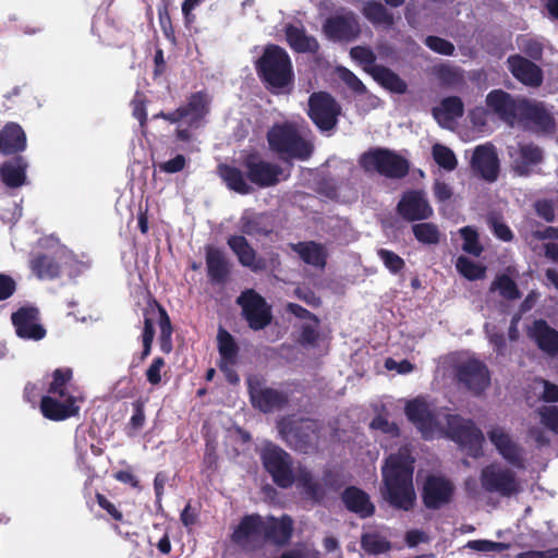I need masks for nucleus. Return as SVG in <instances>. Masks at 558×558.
I'll return each mask as SVG.
<instances>
[{
    "instance_id": "nucleus-25",
    "label": "nucleus",
    "mask_w": 558,
    "mask_h": 558,
    "mask_svg": "<svg viewBox=\"0 0 558 558\" xmlns=\"http://www.w3.org/2000/svg\"><path fill=\"white\" fill-rule=\"evenodd\" d=\"M210 98L205 90L192 93L185 105L175 109L178 122L185 120L189 128L197 129L209 113Z\"/></svg>"
},
{
    "instance_id": "nucleus-64",
    "label": "nucleus",
    "mask_w": 558,
    "mask_h": 558,
    "mask_svg": "<svg viewBox=\"0 0 558 558\" xmlns=\"http://www.w3.org/2000/svg\"><path fill=\"white\" fill-rule=\"evenodd\" d=\"M165 360L160 356H157L153 360L151 364L149 365V367L147 368L146 371V379L147 381L153 385V386H156L158 384H160L161 381V369L165 367Z\"/></svg>"
},
{
    "instance_id": "nucleus-40",
    "label": "nucleus",
    "mask_w": 558,
    "mask_h": 558,
    "mask_svg": "<svg viewBox=\"0 0 558 558\" xmlns=\"http://www.w3.org/2000/svg\"><path fill=\"white\" fill-rule=\"evenodd\" d=\"M218 172L228 189L231 191L242 195H246L251 192V187L246 183L244 174L239 168L230 165H220L218 167Z\"/></svg>"
},
{
    "instance_id": "nucleus-44",
    "label": "nucleus",
    "mask_w": 558,
    "mask_h": 558,
    "mask_svg": "<svg viewBox=\"0 0 558 558\" xmlns=\"http://www.w3.org/2000/svg\"><path fill=\"white\" fill-rule=\"evenodd\" d=\"M361 548L367 555H380L391 549V542L378 532H366L361 535Z\"/></svg>"
},
{
    "instance_id": "nucleus-20",
    "label": "nucleus",
    "mask_w": 558,
    "mask_h": 558,
    "mask_svg": "<svg viewBox=\"0 0 558 558\" xmlns=\"http://www.w3.org/2000/svg\"><path fill=\"white\" fill-rule=\"evenodd\" d=\"M398 214L407 221L429 219L434 210L423 190H410L402 194L398 205Z\"/></svg>"
},
{
    "instance_id": "nucleus-53",
    "label": "nucleus",
    "mask_w": 558,
    "mask_h": 558,
    "mask_svg": "<svg viewBox=\"0 0 558 558\" xmlns=\"http://www.w3.org/2000/svg\"><path fill=\"white\" fill-rule=\"evenodd\" d=\"M147 96L140 90L135 93L133 99L131 100L132 116L138 121L142 129L147 126Z\"/></svg>"
},
{
    "instance_id": "nucleus-62",
    "label": "nucleus",
    "mask_w": 558,
    "mask_h": 558,
    "mask_svg": "<svg viewBox=\"0 0 558 558\" xmlns=\"http://www.w3.org/2000/svg\"><path fill=\"white\" fill-rule=\"evenodd\" d=\"M319 325L315 323L303 324L301 327L299 342L302 345H314L319 339Z\"/></svg>"
},
{
    "instance_id": "nucleus-56",
    "label": "nucleus",
    "mask_w": 558,
    "mask_h": 558,
    "mask_svg": "<svg viewBox=\"0 0 558 558\" xmlns=\"http://www.w3.org/2000/svg\"><path fill=\"white\" fill-rule=\"evenodd\" d=\"M350 56L353 60L363 65L364 70L368 73V69L376 66V56L369 47L355 46L350 50Z\"/></svg>"
},
{
    "instance_id": "nucleus-59",
    "label": "nucleus",
    "mask_w": 558,
    "mask_h": 558,
    "mask_svg": "<svg viewBox=\"0 0 558 558\" xmlns=\"http://www.w3.org/2000/svg\"><path fill=\"white\" fill-rule=\"evenodd\" d=\"M487 221L492 229V232L497 239L504 242H510L513 240V232L511 231L509 226L501 221L498 217L490 216L488 217Z\"/></svg>"
},
{
    "instance_id": "nucleus-22",
    "label": "nucleus",
    "mask_w": 558,
    "mask_h": 558,
    "mask_svg": "<svg viewBox=\"0 0 558 558\" xmlns=\"http://www.w3.org/2000/svg\"><path fill=\"white\" fill-rule=\"evenodd\" d=\"M12 324L19 338L25 340H41L46 329L39 324V311L35 306H22L11 316Z\"/></svg>"
},
{
    "instance_id": "nucleus-34",
    "label": "nucleus",
    "mask_w": 558,
    "mask_h": 558,
    "mask_svg": "<svg viewBox=\"0 0 558 558\" xmlns=\"http://www.w3.org/2000/svg\"><path fill=\"white\" fill-rule=\"evenodd\" d=\"M27 168L28 162L21 155L5 160L0 166V178L2 183L9 189H19L23 186L27 181Z\"/></svg>"
},
{
    "instance_id": "nucleus-35",
    "label": "nucleus",
    "mask_w": 558,
    "mask_h": 558,
    "mask_svg": "<svg viewBox=\"0 0 558 558\" xmlns=\"http://www.w3.org/2000/svg\"><path fill=\"white\" fill-rule=\"evenodd\" d=\"M286 41L296 53H317L320 46L314 36L307 35L303 26L287 24L284 26Z\"/></svg>"
},
{
    "instance_id": "nucleus-26",
    "label": "nucleus",
    "mask_w": 558,
    "mask_h": 558,
    "mask_svg": "<svg viewBox=\"0 0 558 558\" xmlns=\"http://www.w3.org/2000/svg\"><path fill=\"white\" fill-rule=\"evenodd\" d=\"M488 438L498 453L512 466L524 469L523 448L501 427H494L488 433Z\"/></svg>"
},
{
    "instance_id": "nucleus-39",
    "label": "nucleus",
    "mask_w": 558,
    "mask_h": 558,
    "mask_svg": "<svg viewBox=\"0 0 558 558\" xmlns=\"http://www.w3.org/2000/svg\"><path fill=\"white\" fill-rule=\"evenodd\" d=\"M368 74L372 75L381 87L396 93L404 94L407 92V83L392 70L385 65H376L368 69Z\"/></svg>"
},
{
    "instance_id": "nucleus-54",
    "label": "nucleus",
    "mask_w": 558,
    "mask_h": 558,
    "mask_svg": "<svg viewBox=\"0 0 558 558\" xmlns=\"http://www.w3.org/2000/svg\"><path fill=\"white\" fill-rule=\"evenodd\" d=\"M61 274L65 272L69 277H77L82 271L83 264L77 260L73 252L60 250Z\"/></svg>"
},
{
    "instance_id": "nucleus-41",
    "label": "nucleus",
    "mask_w": 558,
    "mask_h": 558,
    "mask_svg": "<svg viewBox=\"0 0 558 558\" xmlns=\"http://www.w3.org/2000/svg\"><path fill=\"white\" fill-rule=\"evenodd\" d=\"M73 379V369L71 367H60L52 372V380L47 389L48 395L63 397H75L70 391V383Z\"/></svg>"
},
{
    "instance_id": "nucleus-11",
    "label": "nucleus",
    "mask_w": 558,
    "mask_h": 558,
    "mask_svg": "<svg viewBox=\"0 0 558 558\" xmlns=\"http://www.w3.org/2000/svg\"><path fill=\"white\" fill-rule=\"evenodd\" d=\"M227 244L236 256L239 264L253 272L276 270L281 265L280 256L276 252L268 253L267 258L258 257L257 252L243 235H230L227 239Z\"/></svg>"
},
{
    "instance_id": "nucleus-2",
    "label": "nucleus",
    "mask_w": 558,
    "mask_h": 558,
    "mask_svg": "<svg viewBox=\"0 0 558 558\" xmlns=\"http://www.w3.org/2000/svg\"><path fill=\"white\" fill-rule=\"evenodd\" d=\"M414 458L407 449H400L385 460L381 468L383 497L395 509L410 511L414 508Z\"/></svg>"
},
{
    "instance_id": "nucleus-4",
    "label": "nucleus",
    "mask_w": 558,
    "mask_h": 558,
    "mask_svg": "<svg viewBox=\"0 0 558 558\" xmlns=\"http://www.w3.org/2000/svg\"><path fill=\"white\" fill-rule=\"evenodd\" d=\"M257 77L274 95H289L295 84L293 63L288 51L279 45L268 44L254 61Z\"/></svg>"
},
{
    "instance_id": "nucleus-32",
    "label": "nucleus",
    "mask_w": 558,
    "mask_h": 558,
    "mask_svg": "<svg viewBox=\"0 0 558 558\" xmlns=\"http://www.w3.org/2000/svg\"><path fill=\"white\" fill-rule=\"evenodd\" d=\"M341 500L345 508L357 514L361 519L369 518L375 513V506L369 495L356 486H348L341 493Z\"/></svg>"
},
{
    "instance_id": "nucleus-18",
    "label": "nucleus",
    "mask_w": 558,
    "mask_h": 558,
    "mask_svg": "<svg viewBox=\"0 0 558 558\" xmlns=\"http://www.w3.org/2000/svg\"><path fill=\"white\" fill-rule=\"evenodd\" d=\"M457 381L474 396H481L490 385V374L486 364L476 359H469L456 367Z\"/></svg>"
},
{
    "instance_id": "nucleus-55",
    "label": "nucleus",
    "mask_w": 558,
    "mask_h": 558,
    "mask_svg": "<svg viewBox=\"0 0 558 558\" xmlns=\"http://www.w3.org/2000/svg\"><path fill=\"white\" fill-rule=\"evenodd\" d=\"M466 547L481 553H502L510 548V544L489 539H473L468 542Z\"/></svg>"
},
{
    "instance_id": "nucleus-43",
    "label": "nucleus",
    "mask_w": 558,
    "mask_h": 558,
    "mask_svg": "<svg viewBox=\"0 0 558 558\" xmlns=\"http://www.w3.org/2000/svg\"><path fill=\"white\" fill-rule=\"evenodd\" d=\"M154 304L157 307L158 313H159V319H158V325H159V329H160V335H159V339H158L159 347H160V350L165 354H169L173 349L172 324H171L170 317H169L166 308L161 304H159L157 301H154Z\"/></svg>"
},
{
    "instance_id": "nucleus-36",
    "label": "nucleus",
    "mask_w": 558,
    "mask_h": 558,
    "mask_svg": "<svg viewBox=\"0 0 558 558\" xmlns=\"http://www.w3.org/2000/svg\"><path fill=\"white\" fill-rule=\"evenodd\" d=\"M272 222L268 215L260 213L244 214L240 218L241 235L251 238L268 236L272 233Z\"/></svg>"
},
{
    "instance_id": "nucleus-31",
    "label": "nucleus",
    "mask_w": 558,
    "mask_h": 558,
    "mask_svg": "<svg viewBox=\"0 0 558 558\" xmlns=\"http://www.w3.org/2000/svg\"><path fill=\"white\" fill-rule=\"evenodd\" d=\"M27 138L23 128L16 122H9L0 130V153L17 156L26 149Z\"/></svg>"
},
{
    "instance_id": "nucleus-23",
    "label": "nucleus",
    "mask_w": 558,
    "mask_h": 558,
    "mask_svg": "<svg viewBox=\"0 0 558 558\" xmlns=\"http://www.w3.org/2000/svg\"><path fill=\"white\" fill-rule=\"evenodd\" d=\"M472 170L487 182H495L500 171V162L493 144L487 143L475 147L472 159Z\"/></svg>"
},
{
    "instance_id": "nucleus-3",
    "label": "nucleus",
    "mask_w": 558,
    "mask_h": 558,
    "mask_svg": "<svg viewBox=\"0 0 558 558\" xmlns=\"http://www.w3.org/2000/svg\"><path fill=\"white\" fill-rule=\"evenodd\" d=\"M260 459L265 470L278 487L289 488L296 483L313 501L322 502L325 499V489L314 478L313 473L305 466H299L294 474L292 457L279 446L265 447Z\"/></svg>"
},
{
    "instance_id": "nucleus-8",
    "label": "nucleus",
    "mask_w": 558,
    "mask_h": 558,
    "mask_svg": "<svg viewBox=\"0 0 558 558\" xmlns=\"http://www.w3.org/2000/svg\"><path fill=\"white\" fill-rule=\"evenodd\" d=\"M446 436L463 447L472 458L483 456L485 437L471 418H464L459 414L446 415Z\"/></svg>"
},
{
    "instance_id": "nucleus-46",
    "label": "nucleus",
    "mask_w": 558,
    "mask_h": 558,
    "mask_svg": "<svg viewBox=\"0 0 558 558\" xmlns=\"http://www.w3.org/2000/svg\"><path fill=\"white\" fill-rule=\"evenodd\" d=\"M414 238L422 244L435 245L440 241L438 227L433 222H420L412 226Z\"/></svg>"
},
{
    "instance_id": "nucleus-49",
    "label": "nucleus",
    "mask_w": 558,
    "mask_h": 558,
    "mask_svg": "<svg viewBox=\"0 0 558 558\" xmlns=\"http://www.w3.org/2000/svg\"><path fill=\"white\" fill-rule=\"evenodd\" d=\"M456 268L468 280H478L485 277V267L465 256H459Z\"/></svg>"
},
{
    "instance_id": "nucleus-5",
    "label": "nucleus",
    "mask_w": 558,
    "mask_h": 558,
    "mask_svg": "<svg viewBox=\"0 0 558 558\" xmlns=\"http://www.w3.org/2000/svg\"><path fill=\"white\" fill-rule=\"evenodd\" d=\"M266 140L271 153L284 162L306 161L315 150L313 141L306 137L294 122L275 123L267 132Z\"/></svg>"
},
{
    "instance_id": "nucleus-33",
    "label": "nucleus",
    "mask_w": 558,
    "mask_h": 558,
    "mask_svg": "<svg viewBox=\"0 0 558 558\" xmlns=\"http://www.w3.org/2000/svg\"><path fill=\"white\" fill-rule=\"evenodd\" d=\"M205 262L209 280L217 284L226 283L231 271V265L225 253L220 248L207 246Z\"/></svg>"
},
{
    "instance_id": "nucleus-42",
    "label": "nucleus",
    "mask_w": 558,
    "mask_h": 558,
    "mask_svg": "<svg viewBox=\"0 0 558 558\" xmlns=\"http://www.w3.org/2000/svg\"><path fill=\"white\" fill-rule=\"evenodd\" d=\"M463 114L464 105L458 96L445 97L440 101L439 107L433 108V116L437 120H440L441 118H445L446 120H453L463 117Z\"/></svg>"
},
{
    "instance_id": "nucleus-51",
    "label": "nucleus",
    "mask_w": 558,
    "mask_h": 558,
    "mask_svg": "<svg viewBox=\"0 0 558 558\" xmlns=\"http://www.w3.org/2000/svg\"><path fill=\"white\" fill-rule=\"evenodd\" d=\"M323 483H319L325 489V497L327 492L338 493L345 484L344 476L341 471L335 468H325L322 476Z\"/></svg>"
},
{
    "instance_id": "nucleus-19",
    "label": "nucleus",
    "mask_w": 558,
    "mask_h": 558,
    "mask_svg": "<svg viewBox=\"0 0 558 558\" xmlns=\"http://www.w3.org/2000/svg\"><path fill=\"white\" fill-rule=\"evenodd\" d=\"M323 33L331 41L350 43L361 33L360 23L352 11L329 16L323 24Z\"/></svg>"
},
{
    "instance_id": "nucleus-7",
    "label": "nucleus",
    "mask_w": 558,
    "mask_h": 558,
    "mask_svg": "<svg viewBox=\"0 0 558 558\" xmlns=\"http://www.w3.org/2000/svg\"><path fill=\"white\" fill-rule=\"evenodd\" d=\"M277 429L291 449L307 453L317 446L323 425L315 418L287 415L278 420Z\"/></svg>"
},
{
    "instance_id": "nucleus-45",
    "label": "nucleus",
    "mask_w": 558,
    "mask_h": 558,
    "mask_svg": "<svg viewBox=\"0 0 558 558\" xmlns=\"http://www.w3.org/2000/svg\"><path fill=\"white\" fill-rule=\"evenodd\" d=\"M364 16L373 24L391 26L393 15L387 8L377 1H369L363 8Z\"/></svg>"
},
{
    "instance_id": "nucleus-14",
    "label": "nucleus",
    "mask_w": 558,
    "mask_h": 558,
    "mask_svg": "<svg viewBox=\"0 0 558 558\" xmlns=\"http://www.w3.org/2000/svg\"><path fill=\"white\" fill-rule=\"evenodd\" d=\"M247 391L251 404L263 413L279 411L289 404V396L282 390L265 387L257 376L247 378Z\"/></svg>"
},
{
    "instance_id": "nucleus-29",
    "label": "nucleus",
    "mask_w": 558,
    "mask_h": 558,
    "mask_svg": "<svg viewBox=\"0 0 558 558\" xmlns=\"http://www.w3.org/2000/svg\"><path fill=\"white\" fill-rule=\"evenodd\" d=\"M526 335L542 352L550 356L558 355V331L545 319H535Z\"/></svg>"
},
{
    "instance_id": "nucleus-13",
    "label": "nucleus",
    "mask_w": 558,
    "mask_h": 558,
    "mask_svg": "<svg viewBox=\"0 0 558 558\" xmlns=\"http://www.w3.org/2000/svg\"><path fill=\"white\" fill-rule=\"evenodd\" d=\"M404 414L408 421L415 426L425 440H429L438 432H442L435 410L423 397L409 400L404 407Z\"/></svg>"
},
{
    "instance_id": "nucleus-58",
    "label": "nucleus",
    "mask_w": 558,
    "mask_h": 558,
    "mask_svg": "<svg viewBox=\"0 0 558 558\" xmlns=\"http://www.w3.org/2000/svg\"><path fill=\"white\" fill-rule=\"evenodd\" d=\"M169 2L167 0H162V2L158 5V17L159 24L162 29L163 35L168 39H174V29L172 26L171 17L169 14Z\"/></svg>"
},
{
    "instance_id": "nucleus-48",
    "label": "nucleus",
    "mask_w": 558,
    "mask_h": 558,
    "mask_svg": "<svg viewBox=\"0 0 558 558\" xmlns=\"http://www.w3.org/2000/svg\"><path fill=\"white\" fill-rule=\"evenodd\" d=\"M492 289H497L499 294L509 301L518 300L521 298V292L515 281L508 275L498 276L493 282Z\"/></svg>"
},
{
    "instance_id": "nucleus-60",
    "label": "nucleus",
    "mask_w": 558,
    "mask_h": 558,
    "mask_svg": "<svg viewBox=\"0 0 558 558\" xmlns=\"http://www.w3.org/2000/svg\"><path fill=\"white\" fill-rule=\"evenodd\" d=\"M436 74L440 83L446 86H456L463 80L459 71L449 65H440Z\"/></svg>"
},
{
    "instance_id": "nucleus-28",
    "label": "nucleus",
    "mask_w": 558,
    "mask_h": 558,
    "mask_svg": "<svg viewBox=\"0 0 558 558\" xmlns=\"http://www.w3.org/2000/svg\"><path fill=\"white\" fill-rule=\"evenodd\" d=\"M519 120L531 124L535 131L544 134H551L556 129L555 118L545 106L527 99L522 104Z\"/></svg>"
},
{
    "instance_id": "nucleus-17",
    "label": "nucleus",
    "mask_w": 558,
    "mask_h": 558,
    "mask_svg": "<svg viewBox=\"0 0 558 558\" xmlns=\"http://www.w3.org/2000/svg\"><path fill=\"white\" fill-rule=\"evenodd\" d=\"M246 178L258 187L275 186L280 182L283 169L274 162L264 160L257 153H251L243 159Z\"/></svg>"
},
{
    "instance_id": "nucleus-37",
    "label": "nucleus",
    "mask_w": 558,
    "mask_h": 558,
    "mask_svg": "<svg viewBox=\"0 0 558 558\" xmlns=\"http://www.w3.org/2000/svg\"><path fill=\"white\" fill-rule=\"evenodd\" d=\"M31 268L39 279H56L60 277V250L53 255L38 254L31 260Z\"/></svg>"
},
{
    "instance_id": "nucleus-47",
    "label": "nucleus",
    "mask_w": 558,
    "mask_h": 558,
    "mask_svg": "<svg viewBox=\"0 0 558 558\" xmlns=\"http://www.w3.org/2000/svg\"><path fill=\"white\" fill-rule=\"evenodd\" d=\"M432 156L434 161L448 172L453 171L458 166V159L453 150L440 143L432 146Z\"/></svg>"
},
{
    "instance_id": "nucleus-57",
    "label": "nucleus",
    "mask_w": 558,
    "mask_h": 558,
    "mask_svg": "<svg viewBox=\"0 0 558 558\" xmlns=\"http://www.w3.org/2000/svg\"><path fill=\"white\" fill-rule=\"evenodd\" d=\"M424 44L434 52L444 56H453L456 51L454 45L451 41L435 35L427 36Z\"/></svg>"
},
{
    "instance_id": "nucleus-52",
    "label": "nucleus",
    "mask_w": 558,
    "mask_h": 558,
    "mask_svg": "<svg viewBox=\"0 0 558 558\" xmlns=\"http://www.w3.org/2000/svg\"><path fill=\"white\" fill-rule=\"evenodd\" d=\"M377 256L380 258L384 266L393 275L399 274L405 267L404 259L390 250L379 248L377 250Z\"/></svg>"
},
{
    "instance_id": "nucleus-30",
    "label": "nucleus",
    "mask_w": 558,
    "mask_h": 558,
    "mask_svg": "<svg viewBox=\"0 0 558 558\" xmlns=\"http://www.w3.org/2000/svg\"><path fill=\"white\" fill-rule=\"evenodd\" d=\"M508 63L512 75L524 85L537 87L542 84L543 72L531 60L520 54H514L508 58Z\"/></svg>"
},
{
    "instance_id": "nucleus-21",
    "label": "nucleus",
    "mask_w": 558,
    "mask_h": 558,
    "mask_svg": "<svg viewBox=\"0 0 558 558\" xmlns=\"http://www.w3.org/2000/svg\"><path fill=\"white\" fill-rule=\"evenodd\" d=\"M524 100V98H514L504 89H493L487 94L485 102L493 114L505 122L513 123L519 119Z\"/></svg>"
},
{
    "instance_id": "nucleus-24",
    "label": "nucleus",
    "mask_w": 558,
    "mask_h": 558,
    "mask_svg": "<svg viewBox=\"0 0 558 558\" xmlns=\"http://www.w3.org/2000/svg\"><path fill=\"white\" fill-rule=\"evenodd\" d=\"M509 156L512 170L520 177H529L544 161V150L534 143L518 144Z\"/></svg>"
},
{
    "instance_id": "nucleus-1",
    "label": "nucleus",
    "mask_w": 558,
    "mask_h": 558,
    "mask_svg": "<svg viewBox=\"0 0 558 558\" xmlns=\"http://www.w3.org/2000/svg\"><path fill=\"white\" fill-rule=\"evenodd\" d=\"M294 532L293 519L288 514L264 519L258 513L245 514L231 534V541L245 550H255L263 544L286 547Z\"/></svg>"
},
{
    "instance_id": "nucleus-10",
    "label": "nucleus",
    "mask_w": 558,
    "mask_h": 558,
    "mask_svg": "<svg viewBox=\"0 0 558 558\" xmlns=\"http://www.w3.org/2000/svg\"><path fill=\"white\" fill-rule=\"evenodd\" d=\"M341 110L340 104L328 92H314L308 97L307 116L320 132L336 129Z\"/></svg>"
},
{
    "instance_id": "nucleus-15",
    "label": "nucleus",
    "mask_w": 558,
    "mask_h": 558,
    "mask_svg": "<svg viewBox=\"0 0 558 558\" xmlns=\"http://www.w3.org/2000/svg\"><path fill=\"white\" fill-rule=\"evenodd\" d=\"M217 349L219 353L218 368L229 384L238 385L240 376L235 366L239 363L240 347L235 338L222 326L218 328L217 332Z\"/></svg>"
},
{
    "instance_id": "nucleus-12",
    "label": "nucleus",
    "mask_w": 558,
    "mask_h": 558,
    "mask_svg": "<svg viewBox=\"0 0 558 558\" xmlns=\"http://www.w3.org/2000/svg\"><path fill=\"white\" fill-rule=\"evenodd\" d=\"M236 304L242 310V317L252 330H263L272 320L271 306L265 298L254 289L243 291L236 299Z\"/></svg>"
},
{
    "instance_id": "nucleus-16",
    "label": "nucleus",
    "mask_w": 558,
    "mask_h": 558,
    "mask_svg": "<svg viewBox=\"0 0 558 558\" xmlns=\"http://www.w3.org/2000/svg\"><path fill=\"white\" fill-rule=\"evenodd\" d=\"M454 489L449 478L428 474L421 488L422 502L428 510H439L452 501Z\"/></svg>"
},
{
    "instance_id": "nucleus-38",
    "label": "nucleus",
    "mask_w": 558,
    "mask_h": 558,
    "mask_svg": "<svg viewBox=\"0 0 558 558\" xmlns=\"http://www.w3.org/2000/svg\"><path fill=\"white\" fill-rule=\"evenodd\" d=\"M293 250L305 264L320 269L325 268L328 253L323 244L314 241L299 242L293 245Z\"/></svg>"
},
{
    "instance_id": "nucleus-27",
    "label": "nucleus",
    "mask_w": 558,
    "mask_h": 558,
    "mask_svg": "<svg viewBox=\"0 0 558 558\" xmlns=\"http://www.w3.org/2000/svg\"><path fill=\"white\" fill-rule=\"evenodd\" d=\"M76 402V397H63L58 399L57 396L46 395L41 397L39 408L44 417L59 422L78 414L80 407Z\"/></svg>"
},
{
    "instance_id": "nucleus-63",
    "label": "nucleus",
    "mask_w": 558,
    "mask_h": 558,
    "mask_svg": "<svg viewBox=\"0 0 558 558\" xmlns=\"http://www.w3.org/2000/svg\"><path fill=\"white\" fill-rule=\"evenodd\" d=\"M535 383L543 386L541 400L548 403L558 402V385L541 377L535 378Z\"/></svg>"
},
{
    "instance_id": "nucleus-9",
    "label": "nucleus",
    "mask_w": 558,
    "mask_h": 558,
    "mask_svg": "<svg viewBox=\"0 0 558 558\" xmlns=\"http://www.w3.org/2000/svg\"><path fill=\"white\" fill-rule=\"evenodd\" d=\"M482 488L489 494L510 498L521 492V484L514 471L498 463L484 466L480 474Z\"/></svg>"
},
{
    "instance_id": "nucleus-6",
    "label": "nucleus",
    "mask_w": 558,
    "mask_h": 558,
    "mask_svg": "<svg viewBox=\"0 0 558 558\" xmlns=\"http://www.w3.org/2000/svg\"><path fill=\"white\" fill-rule=\"evenodd\" d=\"M366 174H378L390 180H402L410 173V161L393 149L373 147L362 153L357 159Z\"/></svg>"
},
{
    "instance_id": "nucleus-50",
    "label": "nucleus",
    "mask_w": 558,
    "mask_h": 558,
    "mask_svg": "<svg viewBox=\"0 0 558 558\" xmlns=\"http://www.w3.org/2000/svg\"><path fill=\"white\" fill-rule=\"evenodd\" d=\"M460 234L463 240L462 250L470 255L478 257L484 248L480 243L477 231L466 226L460 229Z\"/></svg>"
},
{
    "instance_id": "nucleus-61",
    "label": "nucleus",
    "mask_w": 558,
    "mask_h": 558,
    "mask_svg": "<svg viewBox=\"0 0 558 558\" xmlns=\"http://www.w3.org/2000/svg\"><path fill=\"white\" fill-rule=\"evenodd\" d=\"M538 414L541 416L542 424L548 429L558 434V407H542L538 411Z\"/></svg>"
}]
</instances>
